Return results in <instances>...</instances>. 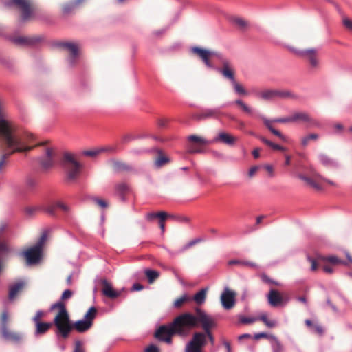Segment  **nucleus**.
<instances>
[{
	"instance_id": "f257e3e1",
	"label": "nucleus",
	"mask_w": 352,
	"mask_h": 352,
	"mask_svg": "<svg viewBox=\"0 0 352 352\" xmlns=\"http://www.w3.org/2000/svg\"><path fill=\"white\" fill-rule=\"evenodd\" d=\"M34 139L32 135H22L16 133L13 122L1 120L0 122V146L2 153L0 155V175L6 172L8 158L16 153L31 151L34 146L30 144Z\"/></svg>"
},
{
	"instance_id": "f03ea898",
	"label": "nucleus",
	"mask_w": 352,
	"mask_h": 352,
	"mask_svg": "<svg viewBox=\"0 0 352 352\" xmlns=\"http://www.w3.org/2000/svg\"><path fill=\"white\" fill-rule=\"evenodd\" d=\"M193 314L189 312L182 314L175 318L168 325L160 326L155 332L154 336L158 340L172 343V337L175 335L185 337L190 331V326L194 324Z\"/></svg>"
},
{
	"instance_id": "7ed1b4c3",
	"label": "nucleus",
	"mask_w": 352,
	"mask_h": 352,
	"mask_svg": "<svg viewBox=\"0 0 352 352\" xmlns=\"http://www.w3.org/2000/svg\"><path fill=\"white\" fill-rule=\"evenodd\" d=\"M50 309L58 311L53 320V323L57 329L56 334L63 339H67L72 332V323L65 303L56 302L52 305Z\"/></svg>"
},
{
	"instance_id": "20e7f679",
	"label": "nucleus",
	"mask_w": 352,
	"mask_h": 352,
	"mask_svg": "<svg viewBox=\"0 0 352 352\" xmlns=\"http://www.w3.org/2000/svg\"><path fill=\"white\" fill-rule=\"evenodd\" d=\"M193 317L195 324L190 326V330L197 327L199 324H201L204 329L201 334H203L204 337V345H206L208 340L212 344H214V338L212 333V329L216 327V322L214 318L199 309H197L196 314H193Z\"/></svg>"
},
{
	"instance_id": "39448f33",
	"label": "nucleus",
	"mask_w": 352,
	"mask_h": 352,
	"mask_svg": "<svg viewBox=\"0 0 352 352\" xmlns=\"http://www.w3.org/2000/svg\"><path fill=\"white\" fill-rule=\"evenodd\" d=\"M47 241V234L43 233L36 243L22 251L19 255L23 258L26 265L31 266L38 264L42 259L43 248Z\"/></svg>"
},
{
	"instance_id": "423d86ee",
	"label": "nucleus",
	"mask_w": 352,
	"mask_h": 352,
	"mask_svg": "<svg viewBox=\"0 0 352 352\" xmlns=\"http://www.w3.org/2000/svg\"><path fill=\"white\" fill-rule=\"evenodd\" d=\"M63 164L66 170V181L69 183L75 182L80 176L82 164L70 153H64Z\"/></svg>"
},
{
	"instance_id": "0eeeda50",
	"label": "nucleus",
	"mask_w": 352,
	"mask_h": 352,
	"mask_svg": "<svg viewBox=\"0 0 352 352\" xmlns=\"http://www.w3.org/2000/svg\"><path fill=\"white\" fill-rule=\"evenodd\" d=\"M6 7L15 6L21 13V20H30L37 12L38 8L33 0H9L5 2Z\"/></svg>"
},
{
	"instance_id": "6e6552de",
	"label": "nucleus",
	"mask_w": 352,
	"mask_h": 352,
	"mask_svg": "<svg viewBox=\"0 0 352 352\" xmlns=\"http://www.w3.org/2000/svg\"><path fill=\"white\" fill-rule=\"evenodd\" d=\"M221 59L222 67L221 68L219 69V72L225 78L231 82L236 94L241 96L248 95V91L246 89L236 80L235 70L232 63L226 58Z\"/></svg>"
},
{
	"instance_id": "1a4fd4ad",
	"label": "nucleus",
	"mask_w": 352,
	"mask_h": 352,
	"mask_svg": "<svg viewBox=\"0 0 352 352\" xmlns=\"http://www.w3.org/2000/svg\"><path fill=\"white\" fill-rule=\"evenodd\" d=\"M191 50L194 54L197 55L204 62L207 67L210 69L214 68V65L212 60V58L214 57L221 58V54L215 51L199 47H194Z\"/></svg>"
},
{
	"instance_id": "9d476101",
	"label": "nucleus",
	"mask_w": 352,
	"mask_h": 352,
	"mask_svg": "<svg viewBox=\"0 0 352 352\" xmlns=\"http://www.w3.org/2000/svg\"><path fill=\"white\" fill-rule=\"evenodd\" d=\"M204 337L201 331L195 332L191 340L186 344L185 352H203Z\"/></svg>"
},
{
	"instance_id": "9b49d317",
	"label": "nucleus",
	"mask_w": 352,
	"mask_h": 352,
	"mask_svg": "<svg viewBox=\"0 0 352 352\" xmlns=\"http://www.w3.org/2000/svg\"><path fill=\"white\" fill-rule=\"evenodd\" d=\"M263 121L265 126L271 131L272 134L278 137L282 141L287 142V138L286 136L283 135L280 131L275 129L272 126V122H278V123H288V122H292V116L287 118H276L272 120H268L265 118H263Z\"/></svg>"
},
{
	"instance_id": "f8f14e48",
	"label": "nucleus",
	"mask_w": 352,
	"mask_h": 352,
	"mask_svg": "<svg viewBox=\"0 0 352 352\" xmlns=\"http://www.w3.org/2000/svg\"><path fill=\"white\" fill-rule=\"evenodd\" d=\"M188 140L190 142L188 148V152L190 153H201L202 149L201 146L209 144L208 140L196 135H190L188 138Z\"/></svg>"
},
{
	"instance_id": "ddd939ff",
	"label": "nucleus",
	"mask_w": 352,
	"mask_h": 352,
	"mask_svg": "<svg viewBox=\"0 0 352 352\" xmlns=\"http://www.w3.org/2000/svg\"><path fill=\"white\" fill-rule=\"evenodd\" d=\"M292 122L307 123L309 126H319V122L312 118L310 115L306 112L298 111L292 115Z\"/></svg>"
},
{
	"instance_id": "4468645a",
	"label": "nucleus",
	"mask_w": 352,
	"mask_h": 352,
	"mask_svg": "<svg viewBox=\"0 0 352 352\" xmlns=\"http://www.w3.org/2000/svg\"><path fill=\"white\" fill-rule=\"evenodd\" d=\"M0 333L5 340L14 344H19L23 340V336L21 333L12 331L8 327L1 329Z\"/></svg>"
},
{
	"instance_id": "2eb2a0df",
	"label": "nucleus",
	"mask_w": 352,
	"mask_h": 352,
	"mask_svg": "<svg viewBox=\"0 0 352 352\" xmlns=\"http://www.w3.org/2000/svg\"><path fill=\"white\" fill-rule=\"evenodd\" d=\"M236 293L226 288L221 296V302L226 309H232L235 305Z\"/></svg>"
},
{
	"instance_id": "dca6fc26",
	"label": "nucleus",
	"mask_w": 352,
	"mask_h": 352,
	"mask_svg": "<svg viewBox=\"0 0 352 352\" xmlns=\"http://www.w3.org/2000/svg\"><path fill=\"white\" fill-rule=\"evenodd\" d=\"M267 297V301L272 307H276L285 303L283 297L276 289H270Z\"/></svg>"
},
{
	"instance_id": "f3484780",
	"label": "nucleus",
	"mask_w": 352,
	"mask_h": 352,
	"mask_svg": "<svg viewBox=\"0 0 352 352\" xmlns=\"http://www.w3.org/2000/svg\"><path fill=\"white\" fill-rule=\"evenodd\" d=\"M298 54L304 58H306L311 66L316 68L319 65V61L317 57V51L316 49H308L302 50L298 52Z\"/></svg>"
},
{
	"instance_id": "a211bd4d",
	"label": "nucleus",
	"mask_w": 352,
	"mask_h": 352,
	"mask_svg": "<svg viewBox=\"0 0 352 352\" xmlns=\"http://www.w3.org/2000/svg\"><path fill=\"white\" fill-rule=\"evenodd\" d=\"M219 114L220 111L217 109H206L200 113L195 114L193 118L200 121L210 118H217Z\"/></svg>"
},
{
	"instance_id": "6ab92c4d",
	"label": "nucleus",
	"mask_w": 352,
	"mask_h": 352,
	"mask_svg": "<svg viewBox=\"0 0 352 352\" xmlns=\"http://www.w3.org/2000/svg\"><path fill=\"white\" fill-rule=\"evenodd\" d=\"M100 283L102 286V293L104 296L111 299H114L120 295V292L113 289L111 284L107 279H101Z\"/></svg>"
},
{
	"instance_id": "aec40b11",
	"label": "nucleus",
	"mask_w": 352,
	"mask_h": 352,
	"mask_svg": "<svg viewBox=\"0 0 352 352\" xmlns=\"http://www.w3.org/2000/svg\"><path fill=\"white\" fill-rule=\"evenodd\" d=\"M316 173L314 170H311L310 176L305 175L302 173H298L297 175V177L302 181L306 182V184L312 188H314L316 190H321L322 187L320 185L316 182V179H318V177H316L314 176V174Z\"/></svg>"
},
{
	"instance_id": "412c9836",
	"label": "nucleus",
	"mask_w": 352,
	"mask_h": 352,
	"mask_svg": "<svg viewBox=\"0 0 352 352\" xmlns=\"http://www.w3.org/2000/svg\"><path fill=\"white\" fill-rule=\"evenodd\" d=\"M237 141V138L227 133L226 132H221L214 140L215 142L223 143L228 146H233Z\"/></svg>"
},
{
	"instance_id": "4be33fe9",
	"label": "nucleus",
	"mask_w": 352,
	"mask_h": 352,
	"mask_svg": "<svg viewBox=\"0 0 352 352\" xmlns=\"http://www.w3.org/2000/svg\"><path fill=\"white\" fill-rule=\"evenodd\" d=\"M69 52V62L73 64L78 55V45L74 43H63L61 45Z\"/></svg>"
},
{
	"instance_id": "5701e85b",
	"label": "nucleus",
	"mask_w": 352,
	"mask_h": 352,
	"mask_svg": "<svg viewBox=\"0 0 352 352\" xmlns=\"http://www.w3.org/2000/svg\"><path fill=\"white\" fill-rule=\"evenodd\" d=\"M12 41L19 45H33L39 42L40 38L37 37L15 36Z\"/></svg>"
},
{
	"instance_id": "b1692460",
	"label": "nucleus",
	"mask_w": 352,
	"mask_h": 352,
	"mask_svg": "<svg viewBox=\"0 0 352 352\" xmlns=\"http://www.w3.org/2000/svg\"><path fill=\"white\" fill-rule=\"evenodd\" d=\"M93 325L89 321L85 319L80 320L72 323V331L75 329L78 333H84L89 330Z\"/></svg>"
},
{
	"instance_id": "393cba45",
	"label": "nucleus",
	"mask_w": 352,
	"mask_h": 352,
	"mask_svg": "<svg viewBox=\"0 0 352 352\" xmlns=\"http://www.w3.org/2000/svg\"><path fill=\"white\" fill-rule=\"evenodd\" d=\"M45 157L41 160V165L44 170H48L54 165L53 156L54 151L51 148H47L45 152Z\"/></svg>"
},
{
	"instance_id": "a878e982",
	"label": "nucleus",
	"mask_w": 352,
	"mask_h": 352,
	"mask_svg": "<svg viewBox=\"0 0 352 352\" xmlns=\"http://www.w3.org/2000/svg\"><path fill=\"white\" fill-rule=\"evenodd\" d=\"M275 98L297 100L298 96L289 90L274 89Z\"/></svg>"
},
{
	"instance_id": "bb28decb",
	"label": "nucleus",
	"mask_w": 352,
	"mask_h": 352,
	"mask_svg": "<svg viewBox=\"0 0 352 352\" xmlns=\"http://www.w3.org/2000/svg\"><path fill=\"white\" fill-rule=\"evenodd\" d=\"M112 168L116 172H124L131 170V167L123 162L112 160L110 162Z\"/></svg>"
},
{
	"instance_id": "cd10ccee",
	"label": "nucleus",
	"mask_w": 352,
	"mask_h": 352,
	"mask_svg": "<svg viewBox=\"0 0 352 352\" xmlns=\"http://www.w3.org/2000/svg\"><path fill=\"white\" fill-rule=\"evenodd\" d=\"M25 286V282L19 281L10 287L9 289V298L13 299L16 297L18 293L21 291Z\"/></svg>"
},
{
	"instance_id": "c85d7f7f",
	"label": "nucleus",
	"mask_w": 352,
	"mask_h": 352,
	"mask_svg": "<svg viewBox=\"0 0 352 352\" xmlns=\"http://www.w3.org/2000/svg\"><path fill=\"white\" fill-rule=\"evenodd\" d=\"M319 162L326 167H334L336 166L335 160L328 155L321 153L318 155Z\"/></svg>"
},
{
	"instance_id": "c756f323",
	"label": "nucleus",
	"mask_w": 352,
	"mask_h": 352,
	"mask_svg": "<svg viewBox=\"0 0 352 352\" xmlns=\"http://www.w3.org/2000/svg\"><path fill=\"white\" fill-rule=\"evenodd\" d=\"M36 325V330L35 333L36 335H42L45 333L52 327V324L50 322H38L37 324H35Z\"/></svg>"
},
{
	"instance_id": "7c9ffc66",
	"label": "nucleus",
	"mask_w": 352,
	"mask_h": 352,
	"mask_svg": "<svg viewBox=\"0 0 352 352\" xmlns=\"http://www.w3.org/2000/svg\"><path fill=\"white\" fill-rule=\"evenodd\" d=\"M257 96L262 100H271L275 99L274 89H265L257 93Z\"/></svg>"
},
{
	"instance_id": "2f4dec72",
	"label": "nucleus",
	"mask_w": 352,
	"mask_h": 352,
	"mask_svg": "<svg viewBox=\"0 0 352 352\" xmlns=\"http://www.w3.org/2000/svg\"><path fill=\"white\" fill-rule=\"evenodd\" d=\"M319 138L317 133H310L307 135L302 137L300 140V144L302 147H306L311 141H316Z\"/></svg>"
},
{
	"instance_id": "473e14b6",
	"label": "nucleus",
	"mask_w": 352,
	"mask_h": 352,
	"mask_svg": "<svg viewBox=\"0 0 352 352\" xmlns=\"http://www.w3.org/2000/svg\"><path fill=\"white\" fill-rule=\"evenodd\" d=\"M115 189L116 192L123 197L126 193H127L129 190V187L128 184L125 182H120L116 185Z\"/></svg>"
},
{
	"instance_id": "72a5a7b5",
	"label": "nucleus",
	"mask_w": 352,
	"mask_h": 352,
	"mask_svg": "<svg viewBox=\"0 0 352 352\" xmlns=\"http://www.w3.org/2000/svg\"><path fill=\"white\" fill-rule=\"evenodd\" d=\"M97 315V309L95 307H91L84 316V319L87 321H89L93 325L94 320L96 318Z\"/></svg>"
},
{
	"instance_id": "f704fd0d",
	"label": "nucleus",
	"mask_w": 352,
	"mask_h": 352,
	"mask_svg": "<svg viewBox=\"0 0 352 352\" xmlns=\"http://www.w3.org/2000/svg\"><path fill=\"white\" fill-rule=\"evenodd\" d=\"M191 300V298L187 295L184 294L179 298H177L173 303V305L175 308L179 309L181 308L186 302H188Z\"/></svg>"
},
{
	"instance_id": "c9c22d12",
	"label": "nucleus",
	"mask_w": 352,
	"mask_h": 352,
	"mask_svg": "<svg viewBox=\"0 0 352 352\" xmlns=\"http://www.w3.org/2000/svg\"><path fill=\"white\" fill-rule=\"evenodd\" d=\"M206 292L207 289H202L195 294L193 296L194 301L198 305L202 304L206 300Z\"/></svg>"
},
{
	"instance_id": "e433bc0d",
	"label": "nucleus",
	"mask_w": 352,
	"mask_h": 352,
	"mask_svg": "<svg viewBox=\"0 0 352 352\" xmlns=\"http://www.w3.org/2000/svg\"><path fill=\"white\" fill-rule=\"evenodd\" d=\"M107 151H113V148H96V149L91 150V151H85L83 152V154L85 155L89 156V157H96L98 155H99L103 152Z\"/></svg>"
},
{
	"instance_id": "4c0bfd02",
	"label": "nucleus",
	"mask_w": 352,
	"mask_h": 352,
	"mask_svg": "<svg viewBox=\"0 0 352 352\" xmlns=\"http://www.w3.org/2000/svg\"><path fill=\"white\" fill-rule=\"evenodd\" d=\"M320 259L322 261H327L332 264L336 265V264H342L346 265V263L340 258H338L336 256H322L320 258Z\"/></svg>"
},
{
	"instance_id": "58836bf2",
	"label": "nucleus",
	"mask_w": 352,
	"mask_h": 352,
	"mask_svg": "<svg viewBox=\"0 0 352 352\" xmlns=\"http://www.w3.org/2000/svg\"><path fill=\"white\" fill-rule=\"evenodd\" d=\"M145 275L148 278V281L149 283H153L156 279H157L160 276L159 272L156 270H146Z\"/></svg>"
},
{
	"instance_id": "ea45409f",
	"label": "nucleus",
	"mask_w": 352,
	"mask_h": 352,
	"mask_svg": "<svg viewBox=\"0 0 352 352\" xmlns=\"http://www.w3.org/2000/svg\"><path fill=\"white\" fill-rule=\"evenodd\" d=\"M258 138L264 143L266 145L270 146L272 149L274 150H278V151H286V148L285 147H283L278 144H274L272 142L268 140L267 139H266L264 137H258Z\"/></svg>"
},
{
	"instance_id": "a19ab883",
	"label": "nucleus",
	"mask_w": 352,
	"mask_h": 352,
	"mask_svg": "<svg viewBox=\"0 0 352 352\" xmlns=\"http://www.w3.org/2000/svg\"><path fill=\"white\" fill-rule=\"evenodd\" d=\"M169 162V159L162 154L161 152L159 153V155L156 158L155 161V164L157 167L160 168L165 165Z\"/></svg>"
},
{
	"instance_id": "79ce46f5",
	"label": "nucleus",
	"mask_w": 352,
	"mask_h": 352,
	"mask_svg": "<svg viewBox=\"0 0 352 352\" xmlns=\"http://www.w3.org/2000/svg\"><path fill=\"white\" fill-rule=\"evenodd\" d=\"M9 320V316L7 311H3L0 316V330L3 329V327H8V322Z\"/></svg>"
},
{
	"instance_id": "37998d69",
	"label": "nucleus",
	"mask_w": 352,
	"mask_h": 352,
	"mask_svg": "<svg viewBox=\"0 0 352 352\" xmlns=\"http://www.w3.org/2000/svg\"><path fill=\"white\" fill-rule=\"evenodd\" d=\"M234 103L238 105L246 113L251 114L252 110L251 107L247 105L242 100L238 99L234 101Z\"/></svg>"
},
{
	"instance_id": "c03bdc74",
	"label": "nucleus",
	"mask_w": 352,
	"mask_h": 352,
	"mask_svg": "<svg viewBox=\"0 0 352 352\" xmlns=\"http://www.w3.org/2000/svg\"><path fill=\"white\" fill-rule=\"evenodd\" d=\"M168 217H173V216L169 215L168 213H162L160 214V219H159V226L162 232L165 230V221Z\"/></svg>"
},
{
	"instance_id": "a18cd8bd",
	"label": "nucleus",
	"mask_w": 352,
	"mask_h": 352,
	"mask_svg": "<svg viewBox=\"0 0 352 352\" xmlns=\"http://www.w3.org/2000/svg\"><path fill=\"white\" fill-rule=\"evenodd\" d=\"M162 213H166V212H164V211H160V212H148L146 214L145 218L148 221L152 222L156 219H158V220H159L160 214H162Z\"/></svg>"
},
{
	"instance_id": "49530a36",
	"label": "nucleus",
	"mask_w": 352,
	"mask_h": 352,
	"mask_svg": "<svg viewBox=\"0 0 352 352\" xmlns=\"http://www.w3.org/2000/svg\"><path fill=\"white\" fill-rule=\"evenodd\" d=\"M201 241H203V239H201V238L195 239L189 241L185 245H184L183 248H182L181 251L184 252Z\"/></svg>"
},
{
	"instance_id": "de8ad7c7",
	"label": "nucleus",
	"mask_w": 352,
	"mask_h": 352,
	"mask_svg": "<svg viewBox=\"0 0 352 352\" xmlns=\"http://www.w3.org/2000/svg\"><path fill=\"white\" fill-rule=\"evenodd\" d=\"M258 319L263 322L268 327H274L276 326V322L274 320H268L265 314L261 315Z\"/></svg>"
},
{
	"instance_id": "09e8293b",
	"label": "nucleus",
	"mask_w": 352,
	"mask_h": 352,
	"mask_svg": "<svg viewBox=\"0 0 352 352\" xmlns=\"http://www.w3.org/2000/svg\"><path fill=\"white\" fill-rule=\"evenodd\" d=\"M42 210V206L28 207L25 208V213L29 216H33Z\"/></svg>"
},
{
	"instance_id": "8fccbe9b",
	"label": "nucleus",
	"mask_w": 352,
	"mask_h": 352,
	"mask_svg": "<svg viewBox=\"0 0 352 352\" xmlns=\"http://www.w3.org/2000/svg\"><path fill=\"white\" fill-rule=\"evenodd\" d=\"M73 295V292L70 289L65 290L60 297V300L58 302H61L62 303H65V301L70 298Z\"/></svg>"
},
{
	"instance_id": "3c124183",
	"label": "nucleus",
	"mask_w": 352,
	"mask_h": 352,
	"mask_svg": "<svg viewBox=\"0 0 352 352\" xmlns=\"http://www.w3.org/2000/svg\"><path fill=\"white\" fill-rule=\"evenodd\" d=\"M76 7L74 5L73 2L71 1L69 3H65L63 6L62 10L63 12L65 14L69 13L73 9H74Z\"/></svg>"
},
{
	"instance_id": "603ef678",
	"label": "nucleus",
	"mask_w": 352,
	"mask_h": 352,
	"mask_svg": "<svg viewBox=\"0 0 352 352\" xmlns=\"http://www.w3.org/2000/svg\"><path fill=\"white\" fill-rule=\"evenodd\" d=\"M37 185V181L34 178L28 177L26 180V186L28 189H33Z\"/></svg>"
},
{
	"instance_id": "864d4df0",
	"label": "nucleus",
	"mask_w": 352,
	"mask_h": 352,
	"mask_svg": "<svg viewBox=\"0 0 352 352\" xmlns=\"http://www.w3.org/2000/svg\"><path fill=\"white\" fill-rule=\"evenodd\" d=\"M73 352H86L81 341L77 340L75 342Z\"/></svg>"
},
{
	"instance_id": "5fc2aeb1",
	"label": "nucleus",
	"mask_w": 352,
	"mask_h": 352,
	"mask_svg": "<svg viewBox=\"0 0 352 352\" xmlns=\"http://www.w3.org/2000/svg\"><path fill=\"white\" fill-rule=\"evenodd\" d=\"M311 329L313 332L319 336H322L324 333L323 327L318 324H315L314 325H313V327Z\"/></svg>"
},
{
	"instance_id": "6e6d98bb",
	"label": "nucleus",
	"mask_w": 352,
	"mask_h": 352,
	"mask_svg": "<svg viewBox=\"0 0 352 352\" xmlns=\"http://www.w3.org/2000/svg\"><path fill=\"white\" fill-rule=\"evenodd\" d=\"M234 23L241 28H245L248 25L247 21L241 18H235L234 19Z\"/></svg>"
},
{
	"instance_id": "4d7b16f0",
	"label": "nucleus",
	"mask_w": 352,
	"mask_h": 352,
	"mask_svg": "<svg viewBox=\"0 0 352 352\" xmlns=\"http://www.w3.org/2000/svg\"><path fill=\"white\" fill-rule=\"evenodd\" d=\"M45 316V312L43 311H38L35 316L33 317L32 320L34 324H37L38 322H41L42 318Z\"/></svg>"
},
{
	"instance_id": "13d9d810",
	"label": "nucleus",
	"mask_w": 352,
	"mask_h": 352,
	"mask_svg": "<svg viewBox=\"0 0 352 352\" xmlns=\"http://www.w3.org/2000/svg\"><path fill=\"white\" fill-rule=\"evenodd\" d=\"M56 209V206L55 204L50 205L48 206H46L45 208L42 207V210L45 211L47 213L54 215L55 214V210Z\"/></svg>"
},
{
	"instance_id": "bf43d9fd",
	"label": "nucleus",
	"mask_w": 352,
	"mask_h": 352,
	"mask_svg": "<svg viewBox=\"0 0 352 352\" xmlns=\"http://www.w3.org/2000/svg\"><path fill=\"white\" fill-rule=\"evenodd\" d=\"M258 320L257 318H248L245 316H241L239 320L243 324H250L253 323Z\"/></svg>"
},
{
	"instance_id": "052dcab7",
	"label": "nucleus",
	"mask_w": 352,
	"mask_h": 352,
	"mask_svg": "<svg viewBox=\"0 0 352 352\" xmlns=\"http://www.w3.org/2000/svg\"><path fill=\"white\" fill-rule=\"evenodd\" d=\"M1 120H4L5 122L10 121L8 119L7 114L4 111L2 104L0 102V122Z\"/></svg>"
},
{
	"instance_id": "680f3d73",
	"label": "nucleus",
	"mask_w": 352,
	"mask_h": 352,
	"mask_svg": "<svg viewBox=\"0 0 352 352\" xmlns=\"http://www.w3.org/2000/svg\"><path fill=\"white\" fill-rule=\"evenodd\" d=\"M273 352H283V347L282 344L278 341L276 340L272 345Z\"/></svg>"
},
{
	"instance_id": "e2e57ef3",
	"label": "nucleus",
	"mask_w": 352,
	"mask_h": 352,
	"mask_svg": "<svg viewBox=\"0 0 352 352\" xmlns=\"http://www.w3.org/2000/svg\"><path fill=\"white\" fill-rule=\"evenodd\" d=\"M307 260H308V261L311 263V271H316V270H317V269H318V265L317 261H316L314 258H311V257H310V256H307Z\"/></svg>"
},
{
	"instance_id": "0e129e2a",
	"label": "nucleus",
	"mask_w": 352,
	"mask_h": 352,
	"mask_svg": "<svg viewBox=\"0 0 352 352\" xmlns=\"http://www.w3.org/2000/svg\"><path fill=\"white\" fill-rule=\"evenodd\" d=\"M343 24L346 28H347L349 30L352 31V20L347 17H345L343 19Z\"/></svg>"
},
{
	"instance_id": "69168bd1",
	"label": "nucleus",
	"mask_w": 352,
	"mask_h": 352,
	"mask_svg": "<svg viewBox=\"0 0 352 352\" xmlns=\"http://www.w3.org/2000/svg\"><path fill=\"white\" fill-rule=\"evenodd\" d=\"M144 352H160V350L156 345L150 344L145 349Z\"/></svg>"
},
{
	"instance_id": "338daca9",
	"label": "nucleus",
	"mask_w": 352,
	"mask_h": 352,
	"mask_svg": "<svg viewBox=\"0 0 352 352\" xmlns=\"http://www.w3.org/2000/svg\"><path fill=\"white\" fill-rule=\"evenodd\" d=\"M56 208H60L63 211L67 212L69 211V207L65 205L64 203L61 201H58L56 203Z\"/></svg>"
},
{
	"instance_id": "774afa93",
	"label": "nucleus",
	"mask_w": 352,
	"mask_h": 352,
	"mask_svg": "<svg viewBox=\"0 0 352 352\" xmlns=\"http://www.w3.org/2000/svg\"><path fill=\"white\" fill-rule=\"evenodd\" d=\"M314 176H315L316 177H318V179H322L323 181L326 182L327 184L331 185V186H336V184L335 182H333V181H331V180H329L327 179H325L324 177H322L319 173H315L314 174Z\"/></svg>"
}]
</instances>
